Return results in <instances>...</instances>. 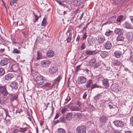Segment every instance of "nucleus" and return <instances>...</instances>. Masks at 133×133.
Instances as JSON below:
<instances>
[{
    "instance_id": "obj_1",
    "label": "nucleus",
    "mask_w": 133,
    "mask_h": 133,
    "mask_svg": "<svg viewBox=\"0 0 133 133\" xmlns=\"http://www.w3.org/2000/svg\"><path fill=\"white\" fill-rule=\"evenodd\" d=\"M0 92L4 96H6L8 94L6 90V87L5 85L0 84Z\"/></svg>"
},
{
    "instance_id": "obj_2",
    "label": "nucleus",
    "mask_w": 133,
    "mask_h": 133,
    "mask_svg": "<svg viewBox=\"0 0 133 133\" xmlns=\"http://www.w3.org/2000/svg\"><path fill=\"white\" fill-rule=\"evenodd\" d=\"M86 131V127L84 126H79L76 128V133H85Z\"/></svg>"
},
{
    "instance_id": "obj_3",
    "label": "nucleus",
    "mask_w": 133,
    "mask_h": 133,
    "mask_svg": "<svg viewBox=\"0 0 133 133\" xmlns=\"http://www.w3.org/2000/svg\"><path fill=\"white\" fill-rule=\"evenodd\" d=\"M36 81L38 84L42 85L44 83V77L42 76H38L36 78Z\"/></svg>"
},
{
    "instance_id": "obj_4",
    "label": "nucleus",
    "mask_w": 133,
    "mask_h": 133,
    "mask_svg": "<svg viewBox=\"0 0 133 133\" xmlns=\"http://www.w3.org/2000/svg\"><path fill=\"white\" fill-rule=\"evenodd\" d=\"M123 50V49L121 48H119V50H118L114 52V56L117 58H119L121 55L122 51Z\"/></svg>"
},
{
    "instance_id": "obj_5",
    "label": "nucleus",
    "mask_w": 133,
    "mask_h": 133,
    "mask_svg": "<svg viewBox=\"0 0 133 133\" xmlns=\"http://www.w3.org/2000/svg\"><path fill=\"white\" fill-rule=\"evenodd\" d=\"M111 88L112 90L116 92L119 90L120 89V86L117 84H112L111 86Z\"/></svg>"
},
{
    "instance_id": "obj_6",
    "label": "nucleus",
    "mask_w": 133,
    "mask_h": 133,
    "mask_svg": "<svg viewBox=\"0 0 133 133\" xmlns=\"http://www.w3.org/2000/svg\"><path fill=\"white\" fill-rule=\"evenodd\" d=\"M41 63L43 67H46L50 65V62L48 60H45L42 61Z\"/></svg>"
},
{
    "instance_id": "obj_7",
    "label": "nucleus",
    "mask_w": 133,
    "mask_h": 133,
    "mask_svg": "<svg viewBox=\"0 0 133 133\" xmlns=\"http://www.w3.org/2000/svg\"><path fill=\"white\" fill-rule=\"evenodd\" d=\"M72 104H69L68 106V107L70 108L72 111H78L80 110V109L76 106L72 107Z\"/></svg>"
},
{
    "instance_id": "obj_8",
    "label": "nucleus",
    "mask_w": 133,
    "mask_h": 133,
    "mask_svg": "<svg viewBox=\"0 0 133 133\" xmlns=\"http://www.w3.org/2000/svg\"><path fill=\"white\" fill-rule=\"evenodd\" d=\"M115 32L116 34L118 35H122L124 33V31L122 29L116 28L115 29Z\"/></svg>"
},
{
    "instance_id": "obj_9",
    "label": "nucleus",
    "mask_w": 133,
    "mask_h": 133,
    "mask_svg": "<svg viewBox=\"0 0 133 133\" xmlns=\"http://www.w3.org/2000/svg\"><path fill=\"white\" fill-rule=\"evenodd\" d=\"M126 37L127 39L130 41H133V33L129 32L127 34Z\"/></svg>"
},
{
    "instance_id": "obj_10",
    "label": "nucleus",
    "mask_w": 133,
    "mask_h": 133,
    "mask_svg": "<svg viewBox=\"0 0 133 133\" xmlns=\"http://www.w3.org/2000/svg\"><path fill=\"white\" fill-rule=\"evenodd\" d=\"M104 46L106 49L109 50L111 48L112 45L110 42L107 41L104 44Z\"/></svg>"
},
{
    "instance_id": "obj_11",
    "label": "nucleus",
    "mask_w": 133,
    "mask_h": 133,
    "mask_svg": "<svg viewBox=\"0 0 133 133\" xmlns=\"http://www.w3.org/2000/svg\"><path fill=\"white\" fill-rule=\"evenodd\" d=\"M9 61L7 58H4L0 62V66H2L7 65L9 62Z\"/></svg>"
},
{
    "instance_id": "obj_12",
    "label": "nucleus",
    "mask_w": 133,
    "mask_h": 133,
    "mask_svg": "<svg viewBox=\"0 0 133 133\" xmlns=\"http://www.w3.org/2000/svg\"><path fill=\"white\" fill-rule=\"evenodd\" d=\"M105 40L104 37L103 35H99L98 37L97 42L99 43H103Z\"/></svg>"
},
{
    "instance_id": "obj_13",
    "label": "nucleus",
    "mask_w": 133,
    "mask_h": 133,
    "mask_svg": "<svg viewBox=\"0 0 133 133\" xmlns=\"http://www.w3.org/2000/svg\"><path fill=\"white\" fill-rule=\"evenodd\" d=\"M78 81L79 84H82L85 83L87 79L84 76H81L78 78Z\"/></svg>"
},
{
    "instance_id": "obj_14",
    "label": "nucleus",
    "mask_w": 133,
    "mask_h": 133,
    "mask_svg": "<svg viewBox=\"0 0 133 133\" xmlns=\"http://www.w3.org/2000/svg\"><path fill=\"white\" fill-rule=\"evenodd\" d=\"M97 52L95 50L91 51L89 50H87L85 51V54L86 55H94Z\"/></svg>"
},
{
    "instance_id": "obj_15",
    "label": "nucleus",
    "mask_w": 133,
    "mask_h": 133,
    "mask_svg": "<svg viewBox=\"0 0 133 133\" xmlns=\"http://www.w3.org/2000/svg\"><path fill=\"white\" fill-rule=\"evenodd\" d=\"M33 13L35 17V19L34 20V22L35 23L37 21L39 17H41V14L39 11L37 12V14L35 13L34 11L33 12Z\"/></svg>"
},
{
    "instance_id": "obj_16",
    "label": "nucleus",
    "mask_w": 133,
    "mask_h": 133,
    "mask_svg": "<svg viewBox=\"0 0 133 133\" xmlns=\"http://www.w3.org/2000/svg\"><path fill=\"white\" fill-rule=\"evenodd\" d=\"M114 123L115 125L117 127H122L123 125V123L121 121L117 120L114 121Z\"/></svg>"
},
{
    "instance_id": "obj_17",
    "label": "nucleus",
    "mask_w": 133,
    "mask_h": 133,
    "mask_svg": "<svg viewBox=\"0 0 133 133\" xmlns=\"http://www.w3.org/2000/svg\"><path fill=\"white\" fill-rule=\"evenodd\" d=\"M10 85L12 89H17L18 87V83L15 82H13L10 83Z\"/></svg>"
},
{
    "instance_id": "obj_18",
    "label": "nucleus",
    "mask_w": 133,
    "mask_h": 133,
    "mask_svg": "<svg viewBox=\"0 0 133 133\" xmlns=\"http://www.w3.org/2000/svg\"><path fill=\"white\" fill-rule=\"evenodd\" d=\"M54 51L52 50H48L46 54V56L48 57H51L54 56Z\"/></svg>"
},
{
    "instance_id": "obj_19",
    "label": "nucleus",
    "mask_w": 133,
    "mask_h": 133,
    "mask_svg": "<svg viewBox=\"0 0 133 133\" xmlns=\"http://www.w3.org/2000/svg\"><path fill=\"white\" fill-rule=\"evenodd\" d=\"M13 77L14 75L13 74L11 73H9L5 76V78L6 80H9L11 79Z\"/></svg>"
},
{
    "instance_id": "obj_20",
    "label": "nucleus",
    "mask_w": 133,
    "mask_h": 133,
    "mask_svg": "<svg viewBox=\"0 0 133 133\" xmlns=\"http://www.w3.org/2000/svg\"><path fill=\"white\" fill-rule=\"evenodd\" d=\"M92 84V81L91 80H88L86 83V86L87 89L91 88V87Z\"/></svg>"
},
{
    "instance_id": "obj_21",
    "label": "nucleus",
    "mask_w": 133,
    "mask_h": 133,
    "mask_svg": "<svg viewBox=\"0 0 133 133\" xmlns=\"http://www.w3.org/2000/svg\"><path fill=\"white\" fill-rule=\"evenodd\" d=\"M109 80L107 79H103L102 81L103 85L106 87H109Z\"/></svg>"
},
{
    "instance_id": "obj_22",
    "label": "nucleus",
    "mask_w": 133,
    "mask_h": 133,
    "mask_svg": "<svg viewBox=\"0 0 133 133\" xmlns=\"http://www.w3.org/2000/svg\"><path fill=\"white\" fill-rule=\"evenodd\" d=\"M124 25L126 28L127 29H133V26L130 23L126 22L125 23Z\"/></svg>"
},
{
    "instance_id": "obj_23",
    "label": "nucleus",
    "mask_w": 133,
    "mask_h": 133,
    "mask_svg": "<svg viewBox=\"0 0 133 133\" xmlns=\"http://www.w3.org/2000/svg\"><path fill=\"white\" fill-rule=\"evenodd\" d=\"M112 64L113 65H119L121 64V63L120 61L114 59L112 60Z\"/></svg>"
},
{
    "instance_id": "obj_24",
    "label": "nucleus",
    "mask_w": 133,
    "mask_h": 133,
    "mask_svg": "<svg viewBox=\"0 0 133 133\" xmlns=\"http://www.w3.org/2000/svg\"><path fill=\"white\" fill-rule=\"evenodd\" d=\"M53 87V85L49 83H46L44 85L41 86L42 88H44L46 87Z\"/></svg>"
},
{
    "instance_id": "obj_25",
    "label": "nucleus",
    "mask_w": 133,
    "mask_h": 133,
    "mask_svg": "<svg viewBox=\"0 0 133 133\" xmlns=\"http://www.w3.org/2000/svg\"><path fill=\"white\" fill-rule=\"evenodd\" d=\"M94 42V39L92 37H90L88 39V43L90 45L93 44Z\"/></svg>"
},
{
    "instance_id": "obj_26",
    "label": "nucleus",
    "mask_w": 133,
    "mask_h": 133,
    "mask_svg": "<svg viewBox=\"0 0 133 133\" xmlns=\"http://www.w3.org/2000/svg\"><path fill=\"white\" fill-rule=\"evenodd\" d=\"M99 120L100 122L102 123H105L107 121V119L105 116H103L102 117H100Z\"/></svg>"
},
{
    "instance_id": "obj_27",
    "label": "nucleus",
    "mask_w": 133,
    "mask_h": 133,
    "mask_svg": "<svg viewBox=\"0 0 133 133\" xmlns=\"http://www.w3.org/2000/svg\"><path fill=\"white\" fill-rule=\"evenodd\" d=\"M72 114L71 113H69L66 115L67 119L69 121L71 120L72 119Z\"/></svg>"
},
{
    "instance_id": "obj_28",
    "label": "nucleus",
    "mask_w": 133,
    "mask_h": 133,
    "mask_svg": "<svg viewBox=\"0 0 133 133\" xmlns=\"http://www.w3.org/2000/svg\"><path fill=\"white\" fill-rule=\"evenodd\" d=\"M74 3L75 5L78 6L82 4V2L81 0H74Z\"/></svg>"
},
{
    "instance_id": "obj_29",
    "label": "nucleus",
    "mask_w": 133,
    "mask_h": 133,
    "mask_svg": "<svg viewBox=\"0 0 133 133\" xmlns=\"http://www.w3.org/2000/svg\"><path fill=\"white\" fill-rule=\"evenodd\" d=\"M57 71V69L56 67H52L50 68L49 70V72L51 74H53L55 73Z\"/></svg>"
},
{
    "instance_id": "obj_30",
    "label": "nucleus",
    "mask_w": 133,
    "mask_h": 133,
    "mask_svg": "<svg viewBox=\"0 0 133 133\" xmlns=\"http://www.w3.org/2000/svg\"><path fill=\"white\" fill-rule=\"evenodd\" d=\"M113 31L108 30L105 33V35L108 36H110L113 33Z\"/></svg>"
},
{
    "instance_id": "obj_31",
    "label": "nucleus",
    "mask_w": 133,
    "mask_h": 133,
    "mask_svg": "<svg viewBox=\"0 0 133 133\" xmlns=\"http://www.w3.org/2000/svg\"><path fill=\"white\" fill-rule=\"evenodd\" d=\"M37 56L36 57L37 60H38L41 59L42 58L41 53L39 51H37Z\"/></svg>"
},
{
    "instance_id": "obj_32",
    "label": "nucleus",
    "mask_w": 133,
    "mask_h": 133,
    "mask_svg": "<svg viewBox=\"0 0 133 133\" xmlns=\"http://www.w3.org/2000/svg\"><path fill=\"white\" fill-rule=\"evenodd\" d=\"M62 78V76H61L59 75L56 79H55V83L58 84L60 80Z\"/></svg>"
},
{
    "instance_id": "obj_33",
    "label": "nucleus",
    "mask_w": 133,
    "mask_h": 133,
    "mask_svg": "<svg viewBox=\"0 0 133 133\" xmlns=\"http://www.w3.org/2000/svg\"><path fill=\"white\" fill-rule=\"evenodd\" d=\"M57 132L58 133H65V130L62 128H58V129Z\"/></svg>"
},
{
    "instance_id": "obj_34",
    "label": "nucleus",
    "mask_w": 133,
    "mask_h": 133,
    "mask_svg": "<svg viewBox=\"0 0 133 133\" xmlns=\"http://www.w3.org/2000/svg\"><path fill=\"white\" fill-rule=\"evenodd\" d=\"M124 37L122 36H118L117 38V41H122L123 40Z\"/></svg>"
},
{
    "instance_id": "obj_35",
    "label": "nucleus",
    "mask_w": 133,
    "mask_h": 133,
    "mask_svg": "<svg viewBox=\"0 0 133 133\" xmlns=\"http://www.w3.org/2000/svg\"><path fill=\"white\" fill-rule=\"evenodd\" d=\"M74 116L76 118V119H78L81 118V115L79 113H77L74 115Z\"/></svg>"
},
{
    "instance_id": "obj_36",
    "label": "nucleus",
    "mask_w": 133,
    "mask_h": 133,
    "mask_svg": "<svg viewBox=\"0 0 133 133\" xmlns=\"http://www.w3.org/2000/svg\"><path fill=\"white\" fill-rule=\"evenodd\" d=\"M101 87L100 85H97L96 84H92L91 87V89H92L95 88H98Z\"/></svg>"
},
{
    "instance_id": "obj_37",
    "label": "nucleus",
    "mask_w": 133,
    "mask_h": 133,
    "mask_svg": "<svg viewBox=\"0 0 133 133\" xmlns=\"http://www.w3.org/2000/svg\"><path fill=\"white\" fill-rule=\"evenodd\" d=\"M5 73V70L4 69L2 68H0V76L3 75Z\"/></svg>"
},
{
    "instance_id": "obj_38",
    "label": "nucleus",
    "mask_w": 133,
    "mask_h": 133,
    "mask_svg": "<svg viewBox=\"0 0 133 133\" xmlns=\"http://www.w3.org/2000/svg\"><path fill=\"white\" fill-rule=\"evenodd\" d=\"M123 17L122 15H120L117 18V22H120L123 19Z\"/></svg>"
},
{
    "instance_id": "obj_39",
    "label": "nucleus",
    "mask_w": 133,
    "mask_h": 133,
    "mask_svg": "<svg viewBox=\"0 0 133 133\" xmlns=\"http://www.w3.org/2000/svg\"><path fill=\"white\" fill-rule=\"evenodd\" d=\"M72 35V34L71 33H70L69 34V37H68L66 39L67 42H70V41L71 40Z\"/></svg>"
},
{
    "instance_id": "obj_40",
    "label": "nucleus",
    "mask_w": 133,
    "mask_h": 133,
    "mask_svg": "<svg viewBox=\"0 0 133 133\" xmlns=\"http://www.w3.org/2000/svg\"><path fill=\"white\" fill-rule=\"evenodd\" d=\"M17 0H11L10 1V4L11 6H12L14 5L15 3H16V2Z\"/></svg>"
},
{
    "instance_id": "obj_41",
    "label": "nucleus",
    "mask_w": 133,
    "mask_h": 133,
    "mask_svg": "<svg viewBox=\"0 0 133 133\" xmlns=\"http://www.w3.org/2000/svg\"><path fill=\"white\" fill-rule=\"evenodd\" d=\"M96 62V60L94 58L91 59L90 61V63L91 64L93 65V64H95Z\"/></svg>"
},
{
    "instance_id": "obj_42",
    "label": "nucleus",
    "mask_w": 133,
    "mask_h": 133,
    "mask_svg": "<svg viewBox=\"0 0 133 133\" xmlns=\"http://www.w3.org/2000/svg\"><path fill=\"white\" fill-rule=\"evenodd\" d=\"M46 21L45 18H44L42 23V25L43 26H45L46 25Z\"/></svg>"
},
{
    "instance_id": "obj_43",
    "label": "nucleus",
    "mask_w": 133,
    "mask_h": 133,
    "mask_svg": "<svg viewBox=\"0 0 133 133\" xmlns=\"http://www.w3.org/2000/svg\"><path fill=\"white\" fill-rule=\"evenodd\" d=\"M27 128L26 127L23 128H20V131L21 132H24L26 131L27 130Z\"/></svg>"
},
{
    "instance_id": "obj_44",
    "label": "nucleus",
    "mask_w": 133,
    "mask_h": 133,
    "mask_svg": "<svg viewBox=\"0 0 133 133\" xmlns=\"http://www.w3.org/2000/svg\"><path fill=\"white\" fill-rule=\"evenodd\" d=\"M67 111H68L67 109L66 108H64L62 109L61 111L62 113L63 114Z\"/></svg>"
},
{
    "instance_id": "obj_45",
    "label": "nucleus",
    "mask_w": 133,
    "mask_h": 133,
    "mask_svg": "<svg viewBox=\"0 0 133 133\" xmlns=\"http://www.w3.org/2000/svg\"><path fill=\"white\" fill-rule=\"evenodd\" d=\"M100 95V94H98L97 96H95L94 97V99L97 101L98 100L99 98V96Z\"/></svg>"
},
{
    "instance_id": "obj_46",
    "label": "nucleus",
    "mask_w": 133,
    "mask_h": 133,
    "mask_svg": "<svg viewBox=\"0 0 133 133\" xmlns=\"http://www.w3.org/2000/svg\"><path fill=\"white\" fill-rule=\"evenodd\" d=\"M74 0H67L66 2L67 3L70 4L74 2Z\"/></svg>"
},
{
    "instance_id": "obj_47",
    "label": "nucleus",
    "mask_w": 133,
    "mask_h": 133,
    "mask_svg": "<svg viewBox=\"0 0 133 133\" xmlns=\"http://www.w3.org/2000/svg\"><path fill=\"white\" fill-rule=\"evenodd\" d=\"M130 124L133 126V116L131 117L130 118Z\"/></svg>"
},
{
    "instance_id": "obj_48",
    "label": "nucleus",
    "mask_w": 133,
    "mask_h": 133,
    "mask_svg": "<svg viewBox=\"0 0 133 133\" xmlns=\"http://www.w3.org/2000/svg\"><path fill=\"white\" fill-rule=\"evenodd\" d=\"M13 52L16 54H19L20 53V51L17 49H14L13 51Z\"/></svg>"
},
{
    "instance_id": "obj_49",
    "label": "nucleus",
    "mask_w": 133,
    "mask_h": 133,
    "mask_svg": "<svg viewBox=\"0 0 133 133\" xmlns=\"http://www.w3.org/2000/svg\"><path fill=\"white\" fill-rule=\"evenodd\" d=\"M81 47L82 49H84L85 48L86 45L85 43H84L82 44Z\"/></svg>"
},
{
    "instance_id": "obj_50",
    "label": "nucleus",
    "mask_w": 133,
    "mask_h": 133,
    "mask_svg": "<svg viewBox=\"0 0 133 133\" xmlns=\"http://www.w3.org/2000/svg\"><path fill=\"white\" fill-rule=\"evenodd\" d=\"M70 99V98L69 97H68L66 99H65V101H67V102H65V103H67Z\"/></svg>"
},
{
    "instance_id": "obj_51",
    "label": "nucleus",
    "mask_w": 133,
    "mask_h": 133,
    "mask_svg": "<svg viewBox=\"0 0 133 133\" xmlns=\"http://www.w3.org/2000/svg\"><path fill=\"white\" fill-rule=\"evenodd\" d=\"M107 54V52H103L102 54L103 56L104 57H105L107 56H108V55L106 54Z\"/></svg>"
},
{
    "instance_id": "obj_52",
    "label": "nucleus",
    "mask_w": 133,
    "mask_h": 133,
    "mask_svg": "<svg viewBox=\"0 0 133 133\" xmlns=\"http://www.w3.org/2000/svg\"><path fill=\"white\" fill-rule=\"evenodd\" d=\"M87 37V34L86 33H85L84 34L83 36V39L84 40L86 39Z\"/></svg>"
},
{
    "instance_id": "obj_53",
    "label": "nucleus",
    "mask_w": 133,
    "mask_h": 133,
    "mask_svg": "<svg viewBox=\"0 0 133 133\" xmlns=\"http://www.w3.org/2000/svg\"><path fill=\"white\" fill-rule=\"evenodd\" d=\"M130 61L132 63H133V55H131L130 58Z\"/></svg>"
},
{
    "instance_id": "obj_54",
    "label": "nucleus",
    "mask_w": 133,
    "mask_h": 133,
    "mask_svg": "<svg viewBox=\"0 0 133 133\" xmlns=\"http://www.w3.org/2000/svg\"><path fill=\"white\" fill-rule=\"evenodd\" d=\"M59 116V113H57L56 115V116L55 117L54 119H56L58 118Z\"/></svg>"
},
{
    "instance_id": "obj_55",
    "label": "nucleus",
    "mask_w": 133,
    "mask_h": 133,
    "mask_svg": "<svg viewBox=\"0 0 133 133\" xmlns=\"http://www.w3.org/2000/svg\"><path fill=\"white\" fill-rule=\"evenodd\" d=\"M87 96V94L86 93H85L83 95V98L84 99H85L86 98Z\"/></svg>"
},
{
    "instance_id": "obj_56",
    "label": "nucleus",
    "mask_w": 133,
    "mask_h": 133,
    "mask_svg": "<svg viewBox=\"0 0 133 133\" xmlns=\"http://www.w3.org/2000/svg\"><path fill=\"white\" fill-rule=\"evenodd\" d=\"M94 67L95 68H97L99 66V65H98L96 63H95V64H94Z\"/></svg>"
},
{
    "instance_id": "obj_57",
    "label": "nucleus",
    "mask_w": 133,
    "mask_h": 133,
    "mask_svg": "<svg viewBox=\"0 0 133 133\" xmlns=\"http://www.w3.org/2000/svg\"><path fill=\"white\" fill-rule=\"evenodd\" d=\"M14 95V96L13 97V99H16L17 98V95Z\"/></svg>"
},
{
    "instance_id": "obj_58",
    "label": "nucleus",
    "mask_w": 133,
    "mask_h": 133,
    "mask_svg": "<svg viewBox=\"0 0 133 133\" xmlns=\"http://www.w3.org/2000/svg\"><path fill=\"white\" fill-rule=\"evenodd\" d=\"M130 18L132 22L133 23V16H130Z\"/></svg>"
},
{
    "instance_id": "obj_59",
    "label": "nucleus",
    "mask_w": 133,
    "mask_h": 133,
    "mask_svg": "<svg viewBox=\"0 0 133 133\" xmlns=\"http://www.w3.org/2000/svg\"><path fill=\"white\" fill-rule=\"evenodd\" d=\"M57 2L60 5H62V3L61 2L62 1H58V0L57 1Z\"/></svg>"
},
{
    "instance_id": "obj_60",
    "label": "nucleus",
    "mask_w": 133,
    "mask_h": 133,
    "mask_svg": "<svg viewBox=\"0 0 133 133\" xmlns=\"http://www.w3.org/2000/svg\"><path fill=\"white\" fill-rule=\"evenodd\" d=\"M81 65H79L77 66L76 67V69L77 71H78L79 70H80L79 68L80 67Z\"/></svg>"
},
{
    "instance_id": "obj_61",
    "label": "nucleus",
    "mask_w": 133,
    "mask_h": 133,
    "mask_svg": "<svg viewBox=\"0 0 133 133\" xmlns=\"http://www.w3.org/2000/svg\"><path fill=\"white\" fill-rule=\"evenodd\" d=\"M59 122V121L58 120H56V121H54V124H56L57 123H58Z\"/></svg>"
},
{
    "instance_id": "obj_62",
    "label": "nucleus",
    "mask_w": 133,
    "mask_h": 133,
    "mask_svg": "<svg viewBox=\"0 0 133 133\" xmlns=\"http://www.w3.org/2000/svg\"><path fill=\"white\" fill-rule=\"evenodd\" d=\"M77 105H78L80 107L81 105V104L78 101L77 102Z\"/></svg>"
},
{
    "instance_id": "obj_63",
    "label": "nucleus",
    "mask_w": 133,
    "mask_h": 133,
    "mask_svg": "<svg viewBox=\"0 0 133 133\" xmlns=\"http://www.w3.org/2000/svg\"><path fill=\"white\" fill-rule=\"evenodd\" d=\"M13 133H18V130L17 129H15V130L13 131Z\"/></svg>"
},
{
    "instance_id": "obj_64",
    "label": "nucleus",
    "mask_w": 133,
    "mask_h": 133,
    "mask_svg": "<svg viewBox=\"0 0 133 133\" xmlns=\"http://www.w3.org/2000/svg\"><path fill=\"white\" fill-rule=\"evenodd\" d=\"M113 133H120L119 131H116L115 130H114V131Z\"/></svg>"
}]
</instances>
